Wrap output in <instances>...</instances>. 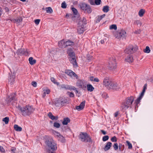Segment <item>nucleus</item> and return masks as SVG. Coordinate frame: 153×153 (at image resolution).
Listing matches in <instances>:
<instances>
[{
	"label": "nucleus",
	"mask_w": 153,
	"mask_h": 153,
	"mask_svg": "<svg viewBox=\"0 0 153 153\" xmlns=\"http://www.w3.org/2000/svg\"><path fill=\"white\" fill-rule=\"evenodd\" d=\"M54 104L56 106H59L60 105H62L60 98L56 100Z\"/></svg>",
	"instance_id": "21"
},
{
	"label": "nucleus",
	"mask_w": 153,
	"mask_h": 153,
	"mask_svg": "<svg viewBox=\"0 0 153 153\" xmlns=\"http://www.w3.org/2000/svg\"><path fill=\"white\" fill-rule=\"evenodd\" d=\"M67 94L69 95V97H74V94L72 92H68Z\"/></svg>",
	"instance_id": "51"
},
{
	"label": "nucleus",
	"mask_w": 153,
	"mask_h": 153,
	"mask_svg": "<svg viewBox=\"0 0 153 153\" xmlns=\"http://www.w3.org/2000/svg\"><path fill=\"white\" fill-rule=\"evenodd\" d=\"M71 10L75 15L74 17H78L79 15L77 10L74 7H72Z\"/></svg>",
	"instance_id": "27"
},
{
	"label": "nucleus",
	"mask_w": 153,
	"mask_h": 153,
	"mask_svg": "<svg viewBox=\"0 0 153 153\" xmlns=\"http://www.w3.org/2000/svg\"><path fill=\"white\" fill-rule=\"evenodd\" d=\"M22 17H20L19 18H17L16 19L14 20V22L15 23H19L20 22H21L22 21Z\"/></svg>",
	"instance_id": "33"
},
{
	"label": "nucleus",
	"mask_w": 153,
	"mask_h": 153,
	"mask_svg": "<svg viewBox=\"0 0 153 153\" xmlns=\"http://www.w3.org/2000/svg\"><path fill=\"white\" fill-rule=\"evenodd\" d=\"M85 11L89 13H90L91 12V9L89 6L88 7H87V8L86 9Z\"/></svg>",
	"instance_id": "52"
},
{
	"label": "nucleus",
	"mask_w": 153,
	"mask_h": 153,
	"mask_svg": "<svg viewBox=\"0 0 153 153\" xmlns=\"http://www.w3.org/2000/svg\"><path fill=\"white\" fill-rule=\"evenodd\" d=\"M15 93L12 94L11 97H9L8 98H7V100L9 102H11L12 100H16L15 97Z\"/></svg>",
	"instance_id": "19"
},
{
	"label": "nucleus",
	"mask_w": 153,
	"mask_h": 153,
	"mask_svg": "<svg viewBox=\"0 0 153 153\" xmlns=\"http://www.w3.org/2000/svg\"><path fill=\"white\" fill-rule=\"evenodd\" d=\"M85 30V26H78L77 31L79 34L82 33Z\"/></svg>",
	"instance_id": "16"
},
{
	"label": "nucleus",
	"mask_w": 153,
	"mask_h": 153,
	"mask_svg": "<svg viewBox=\"0 0 153 153\" xmlns=\"http://www.w3.org/2000/svg\"><path fill=\"white\" fill-rule=\"evenodd\" d=\"M117 28V27L116 25H112L109 27V29L110 30L114 29V30H116Z\"/></svg>",
	"instance_id": "39"
},
{
	"label": "nucleus",
	"mask_w": 153,
	"mask_h": 153,
	"mask_svg": "<svg viewBox=\"0 0 153 153\" xmlns=\"http://www.w3.org/2000/svg\"><path fill=\"white\" fill-rule=\"evenodd\" d=\"M17 53L18 54H24L27 55L28 52L24 49H19L17 51Z\"/></svg>",
	"instance_id": "17"
},
{
	"label": "nucleus",
	"mask_w": 153,
	"mask_h": 153,
	"mask_svg": "<svg viewBox=\"0 0 153 153\" xmlns=\"http://www.w3.org/2000/svg\"><path fill=\"white\" fill-rule=\"evenodd\" d=\"M120 31L117 32L114 35L115 37L118 39H119L122 37V36L120 35Z\"/></svg>",
	"instance_id": "37"
},
{
	"label": "nucleus",
	"mask_w": 153,
	"mask_h": 153,
	"mask_svg": "<svg viewBox=\"0 0 153 153\" xmlns=\"http://www.w3.org/2000/svg\"><path fill=\"white\" fill-rule=\"evenodd\" d=\"M109 68L110 69L113 70L116 68V65L115 61V59L112 58L109 63Z\"/></svg>",
	"instance_id": "8"
},
{
	"label": "nucleus",
	"mask_w": 153,
	"mask_h": 153,
	"mask_svg": "<svg viewBox=\"0 0 153 153\" xmlns=\"http://www.w3.org/2000/svg\"><path fill=\"white\" fill-rule=\"evenodd\" d=\"M15 76L13 75H10L8 78V83L10 85H12L14 82Z\"/></svg>",
	"instance_id": "13"
},
{
	"label": "nucleus",
	"mask_w": 153,
	"mask_h": 153,
	"mask_svg": "<svg viewBox=\"0 0 153 153\" xmlns=\"http://www.w3.org/2000/svg\"><path fill=\"white\" fill-rule=\"evenodd\" d=\"M65 43L66 47L68 46H72L74 44L73 42L69 40L66 41Z\"/></svg>",
	"instance_id": "32"
},
{
	"label": "nucleus",
	"mask_w": 153,
	"mask_h": 153,
	"mask_svg": "<svg viewBox=\"0 0 153 153\" xmlns=\"http://www.w3.org/2000/svg\"><path fill=\"white\" fill-rule=\"evenodd\" d=\"M126 143H127L128 145V148L130 149H131L132 148V144L130 143L128 141H126Z\"/></svg>",
	"instance_id": "48"
},
{
	"label": "nucleus",
	"mask_w": 153,
	"mask_h": 153,
	"mask_svg": "<svg viewBox=\"0 0 153 153\" xmlns=\"http://www.w3.org/2000/svg\"><path fill=\"white\" fill-rule=\"evenodd\" d=\"M124 148V146L120 144L119 146V149L121 151L123 150Z\"/></svg>",
	"instance_id": "45"
},
{
	"label": "nucleus",
	"mask_w": 153,
	"mask_h": 153,
	"mask_svg": "<svg viewBox=\"0 0 153 153\" xmlns=\"http://www.w3.org/2000/svg\"><path fill=\"white\" fill-rule=\"evenodd\" d=\"M79 138L82 142H90L91 141L90 137L85 133H81L79 135Z\"/></svg>",
	"instance_id": "4"
},
{
	"label": "nucleus",
	"mask_w": 153,
	"mask_h": 153,
	"mask_svg": "<svg viewBox=\"0 0 153 153\" xmlns=\"http://www.w3.org/2000/svg\"><path fill=\"white\" fill-rule=\"evenodd\" d=\"M0 151L1 152H4V149L3 147L0 146Z\"/></svg>",
	"instance_id": "64"
},
{
	"label": "nucleus",
	"mask_w": 153,
	"mask_h": 153,
	"mask_svg": "<svg viewBox=\"0 0 153 153\" xmlns=\"http://www.w3.org/2000/svg\"><path fill=\"white\" fill-rule=\"evenodd\" d=\"M120 32L121 33L120 35L122 36V37H123L125 36L126 34V32L124 30H122L120 31Z\"/></svg>",
	"instance_id": "40"
},
{
	"label": "nucleus",
	"mask_w": 153,
	"mask_h": 153,
	"mask_svg": "<svg viewBox=\"0 0 153 153\" xmlns=\"http://www.w3.org/2000/svg\"><path fill=\"white\" fill-rule=\"evenodd\" d=\"M87 5L85 3H82L81 4H80V6L81 7V9L82 10H84L85 7H86V6H87Z\"/></svg>",
	"instance_id": "42"
},
{
	"label": "nucleus",
	"mask_w": 153,
	"mask_h": 153,
	"mask_svg": "<svg viewBox=\"0 0 153 153\" xmlns=\"http://www.w3.org/2000/svg\"><path fill=\"white\" fill-rule=\"evenodd\" d=\"M40 20L39 19H36L35 20L34 22L36 24L38 25L40 22Z\"/></svg>",
	"instance_id": "60"
},
{
	"label": "nucleus",
	"mask_w": 153,
	"mask_h": 153,
	"mask_svg": "<svg viewBox=\"0 0 153 153\" xmlns=\"http://www.w3.org/2000/svg\"><path fill=\"white\" fill-rule=\"evenodd\" d=\"M111 140L113 142H116L117 141L116 137L115 136H114L111 138Z\"/></svg>",
	"instance_id": "56"
},
{
	"label": "nucleus",
	"mask_w": 153,
	"mask_h": 153,
	"mask_svg": "<svg viewBox=\"0 0 153 153\" xmlns=\"http://www.w3.org/2000/svg\"><path fill=\"white\" fill-rule=\"evenodd\" d=\"M145 13V10L143 9H141L140 10L138 13V15L140 17L143 16Z\"/></svg>",
	"instance_id": "34"
},
{
	"label": "nucleus",
	"mask_w": 153,
	"mask_h": 153,
	"mask_svg": "<svg viewBox=\"0 0 153 153\" xmlns=\"http://www.w3.org/2000/svg\"><path fill=\"white\" fill-rule=\"evenodd\" d=\"M111 81L109 78L108 77L105 78L104 79L103 82V85L106 87L107 88H108L110 84L111 83Z\"/></svg>",
	"instance_id": "10"
},
{
	"label": "nucleus",
	"mask_w": 153,
	"mask_h": 153,
	"mask_svg": "<svg viewBox=\"0 0 153 153\" xmlns=\"http://www.w3.org/2000/svg\"><path fill=\"white\" fill-rule=\"evenodd\" d=\"M43 93L42 95V97L44 98L45 97L46 94H49L50 92L49 89L48 88H45L43 90Z\"/></svg>",
	"instance_id": "24"
},
{
	"label": "nucleus",
	"mask_w": 153,
	"mask_h": 153,
	"mask_svg": "<svg viewBox=\"0 0 153 153\" xmlns=\"http://www.w3.org/2000/svg\"><path fill=\"white\" fill-rule=\"evenodd\" d=\"M144 93L142 92L140 94V97L136 100L135 102L137 104H138L140 102V100L143 97Z\"/></svg>",
	"instance_id": "23"
},
{
	"label": "nucleus",
	"mask_w": 153,
	"mask_h": 153,
	"mask_svg": "<svg viewBox=\"0 0 153 153\" xmlns=\"http://www.w3.org/2000/svg\"><path fill=\"white\" fill-rule=\"evenodd\" d=\"M109 7L108 6H105L103 7L102 9L103 11L105 13L107 12L109 10Z\"/></svg>",
	"instance_id": "36"
},
{
	"label": "nucleus",
	"mask_w": 153,
	"mask_h": 153,
	"mask_svg": "<svg viewBox=\"0 0 153 153\" xmlns=\"http://www.w3.org/2000/svg\"><path fill=\"white\" fill-rule=\"evenodd\" d=\"M88 90L90 92L92 91L94 89V88L91 84L87 85Z\"/></svg>",
	"instance_id": "30"
},
{
	"label": "nucleus",
	"mask_w": 153,
	"mask_h": 153,
	"mask_svg": "<svg viewBox=\"0 0 153 153\" xmlns=\"http://www.w3.org/2000/svg\"><path fill=\"white\" fill-rule=\"evenodd\" d=\"M28 60L30 64L31 65H33L36 62V60L33 59V58L32 57H30L29 58Z\"/></svg>",
	"instance_id": "26"
},
{
	"label": "nucleus",
	"mask_w": 153,
	"mask_h": 153,
	"mask_svg": "<svg viewBox=\"0 0 153 153\" xmlns=\"http://www.w3.org/2000/svg\"><path fill=\"white\" fill-rule=\"evenodd\" d=\"M32 85L34 87H36L37 86V83L36 82H32Z\"/></svg>",
	"instance_id": "63"
},
{
	"label": "nucleus",
	"mask_w": 153,
	"mask_h": 153,
	"mask_svg": "<svg viewBox=\"0 0 153 153\" xmlns=\"http://www.w3.org/2000/svg\"><path fill=\"white\" fill-rule=\"evenodd\" d=\"M67 52L69 55L70 56V60L71 62L75 66H77L76 60L75 58V56L74 53L72 49L70 48H68L67 51Z\"/></svg>",
	"instance_id": "3"
},
{
	"label": "nucleus",
	"mask_w": 153,
	"mask_h": 153,
	"mask_svg": "<svg viewBox=\"0 0 153 153\" xmlns=\"http://www.w3.org/2000/svg\"><path fill=\"white\" fill-rule=\"evenodd\" d=\"M115 150H117L118 149V145L117 143H115L113 146Z\"/></svg>",
	"instance_id": "54"
},
{
	"label": "nucleus",
	"mask_w": 153,
	"mask_h": 153,
	"mask_svg": "<svg viewBox=\"0 0 153 153\" xmlns=\"http://www.w3.org/2000/svg\"><path fill=\"white\" fill-rule=\"evenodd\" d=\"M2 121L4 122L5 124H7L9 121V118L8 117H6L3 119Z\"/></svg>",
	"instance_id": "38"
},
{
	"label": "nucleus",
	"mask_w": 153,
	"mask_h": 153,
	"mask_svg": "<svg viewBox=\"0 0 153 153\" xmlns=\"http://www.w3.org/2000/svg\"><path fill=\"white\" fill-rule=\"evenodd\" d=\"M130 107L125 102L122 104L121 106V109L123 111H125L126 110Z\"/></svg>",
	"instance_id": "15"
},
{
	"label": "nucleus",
	"mask_w": 153,
	"mask_h": 153,
	"mask_svg": "<svg viewBox=\"0 0 153 153\" xmlns=\"http://www.w3.org/2000/svg\"><path fill=\"white\" fill-rule=\"evenodd\" d=\"M150 51V49L149 47L146 46L145 49L144 50V52L146 53H149Z\"/></svg>",
	"instance_id": "43"
},
{
	"label": "nucleus",
	"mask_w": 153,
	"mask_h": 153,
	"mask_svg": "<svg viewBox=\"0 0 153 153\" xmlns=\"http://www.w3.org/2000/svg\"><path fill=\"white\" fill-rule=\"evenodd\" d=\"M89 2L92 5H94V2L95 0H88Z\"/></svg>",
	"instance_id": "61"
},
{
	"label": "nucleus",
	"mask_w": 153,
	"mask_h": 153,
	"mask_svg": "<svg viewBox=\"0 0 153 153\" xmlns=\"http://www.w3.org/2000/svg\"><path fill=\"white\" fill-rule=\"evenodd\" d=\"M85 101H83L79 105L82 108H83V109L84 108L85 106Z\"/></svg>",
	"instance_id": "50"
},
{
	"label": "nucleus",
	"mask_w": 153,
	"mask_h": 153,
	"mask_svg": "<svg viewBox=\"0 0 153 153\" xmlns=\"http://www.w3.org/2000/svg\"><path fill=\"white\" fill-rule=\"evenodd\" d=\"M15 130L17 131H21L22 130V128L21 127L19 126L18 125L15 124L14 126Z\"/></svg>",
	"instance_id": "31"
},
{
	"label": "nucleus",
	"mask_w": 153,
	"mask_h": 153,
	"mask_svg": "<svg viewBox=\"0 0 153 153\" xmlns=\"http://www.w3.org/2000/svg\"><path fill=\"white\" fill-rule=\"evenodd\" d=\"M61 7L62 8H65L66 7V5L65 1H64L61 4Z\"/></svg>",
	"instance_id": "55"
},
{
	"label": "nucleus",
	"mask_w": 153,
	"mask_h": 153,
	"mask_svg": "<svg viewBox=\"0 0 153 153\" xmlns=\"http://www.w3.org/2000/svg\"><path fill=\"white\" fill-rule=\"evenodd\" d=\"M134 100V97L132 96L128 97L126 99L125 102L128 106L131 107V104Z\"/></svg>",
	"instance_id": "9"
},
{
	"label": "nucleus",
	"mask_w": 153,
	"mask_h": 153,
	"mask_svg": "<svg viewBox=\"0 0 153 153\" xmlns=\"http://www.w3.org/2000/svg\"><path fill=\"white\" fill-rule=\"evenodd\" d=\"M137 50V46L130 45L126 48L124 51V52L126 53L130 54L136 51Z\"/></svg>",
	"instance_id": "5"
},
{
	"label": "nucleus",
	"mask_w": 153,
	"mask_h": 153,
	"mask_svg": "<svg viewBox=\"0 0 153 153\" xmlns=\"http://www.w3.org/2000/svg\"><path fill=\"white\" fill-rule=\"evenodd\" d=\"M65 42L64 40H62L58 42V46L61 48H65L66 47Z\"/></svg>",
	"instance_id": "14"
},
{
	"label": "nucleus",
	"mask_w": 153,
	"mask_h": 153,
	"mask_svg": "<svg viewBox=\"0 0 153 153\" xmlns=\"http://www.w3.org/2000/svg\"><path fill=\"white\" fill-rule=\"evenodd\" d=\"M101 2V0H95L94 3L96 5H99L100 4Z\"/></svg>",
	"instance_id": "57"
},
{
	"label": "nucleus",
	"mask_w": 153,
	"mask_h": 153,
	"mask_svg": "<svg viewBox=\"0 0 153 153\" xmlns=\"http://www.w3.org/2000/svg\"><path fill=\"white\" fill-rule=\"evenodd\" d=\"M53 134L56 137L58 138V140L62 143H64L65 142V139L63 135L61 134L59 132L54 131H53Z\"/></svg>",
	"instance_id": "6"
},
{
	"label": "nucleus",
	"mask_w": 153,
	"mask_h": 153,
	"mask_svg": "<svg viewBox=\"0 0 153 153\" xmlns=\"http://www.w3.org/2000/svg\"><path fill=\"white\" fill-rule=\"evenodd\" d=\"M135 23L139 26H141L142 25L141 22L140 20H137L136 21Z\"/></svg>",
	"instance_id": "46"
},
{
	"label": "nucleus",
	"mask_w": 153,
	"mask_h": 153,
	"mask_svg": "<svg viewBox=\"0 0 153 153\" xmlns=\"http://www.w3.org/2000/svg\"><path fill=\"white\" fill-rule=\"evenodd\" d=\"M76 85L80 88H85L86 86V82L83 80H78L76 82Z\"/></svg>",
	"instance_id": "7"
},
{
	"label": "nucleus",
	"mask_w": 153,
	"mask_h": 153,
	"mask_svg": "<svg viewBox=\"0 0 153 153\" xmlns=\"http://www.w3.org/2000/svg\"><path fill=\"white\" fill-rule=\"evenodd\" d=\"M107 39L106 38L104 39H102L100 41V42L101 44H103L106 41Z\"/></svg>",
	"instance_id": "62"
},
{
	"label": "nucleus",
	"mask_w": 153,
	"mask_h": 153,
	"mask_svg": "<svg viewBox=\"0 0 153 153\" xmlns=\"http://www.w3.org/2000/svg\"><path fill=\"white\" fill-rule=\"evenodd\" d=\"M69 85H62L61 87L62 88H65L66 89H68Z\"/></svg>",
	"instance_id": "47"
},
{
	"label": "nucleus",
	"mask_w": 153,
	"mask_h": 153,
	"mask_svg": "<svg viewBox=\"0 0 153 153\" xmlns=\"http://www.w3.org/2000/svg\"><path fill=\"white\" fill-rule=\"evenodd\" d=\"M70 122V119L68 118H65L63 119L62 123L63 125H67Z\"/></svg>",
	"instance_id": "29"
},
{
	"label": "nucleus",
	"mask_w": 153,
	"mask_h": 153,
	"mask_svg": "<svg viewBox=\"0 0 153 153\" xmlns=\"http://www.w3.org/2000/svg\"><path fill=\"white\" fill-rule=\"evenodd\" d=\"M60 98L62 105L68 102L67 97H60Z\"/></svg>",
	"instance_id": "28"
},
{
	"label": "nucleus",
	"mask_w": 153,
	"mask_h": 153,
	"mask_svg": "<svg viewBox=\"0 0 153 153\" xmlns=\"http://www.w3.org/2000/svg\"><path fill=\"white\" fill-rule=\"evenodd\" d=\"M53 126L57 128H59L60 126V124L56 122L53 124Z\"/></svg>",
	"instance_id": "41"
},
{
	"label": "nucleus",
	"mask_w": 153,
	"mask_h": 153,
	"mask_svg": "<svg viewBox=\"0 0 153 153\" xmlns=\"http://www.w3.org/2000/svg\"><path fill=\"white\" fill-rule=\"evenodd\" d=\"M125 60L126 62L130 63L133 62V58L131 56L129 55L125 59Z\"/></svg>",
	"instance_id": "25"
},
{
	"label": "nucleus",
	"mask_w": 153,
	"mask_h": 153,
	"mask_svg": "<svg viewBox=\"0 0 153 153\" xmlns=\"http://www.w3.org/2000/svg\"><path fill=\"white\" fill-rule=\"evenodd\" d=\"M111 145L112 143L111 142H108L105 145V147L104 148V150L105 151H106L108 150L111 147Z\"/></svg>",
	"instance_id": "20"
},
{
	"label": "nucleus",
	"mask_w": 153,
	"mask_h": 153,
	"mask_svg": "<svg viewBox=\"0 0 153 153\" xmlns=\"http://www.w3.org/2000/svg\"><path fill=\"white\" fill-rule=\"evenodd\" d=\"M117 87V84L113 82H111V83L110 84L108 88H111L112 89H116Z\"/></svg>",
	"instance_id": "22"
},
{
	"label": "nucleus",
	"mask_w": 153,
	"mask_h": 153,
	"mask_svg": "<svg viewBox=\"0 0 153 153\" xmlns=\"http://www.w3.org/2000/svg\"><path fill=\"white\" fill-rule=\"evenodd\" d=\"M109 139V137L108 136L106 135L104 136L102 138V140L103 141H105L108 140Z\"/></svg>",
	"instance_id": "49"
},
{
	"label": "nucleus",
	"mask_w": 153,
	"mask_h": 153,
	"mask_svg": "<svg viewBox=\"0 0 153 153\" xmlns=\"http://www.w3.org/2000/svg\"><path fill=\"white\" fill-rule=\"evenodd\" d=\"M45 143L47 145L46 153H55L54 151L57 149L56 144L51 137L46 136L45 137Z\"/></svg>",
	"instance_id": "1"
},
{
	"label": "nucleus",
	"mask_w": 153,
	"mask_h": 153,
	"mask_svg": "<svg viewBox=\"0 0 153 153\" xmlns=\"http://www.w3.org/2000/svg\"><path fill=\"white\" fill-rule=\"evenodd\" d=\"M86 24V19L83 18V19H81L78 22V26H85Z\"/></svg>",
	"instance_id": "12"
},
{
	"label": "nucleus",
	"mask_w": 153,
	"mask_h": 153,
	"mask_svg": "<svg viewBox=\"0 0 153 153\" xmlns=\"http://www.w3.org/2000/svg\"><path fill=\"white\" fill-rule=\"evenodd\" d=\"M17 108L19 113L25 117L30 116L34 111V109L33 107L29 105L22 107L19 105L17 107Z\"/></svg>",
	"instance_id": "2"
},
{
	"label": "nucleus",
	"mask_w": 153,
	"mask_h": 153,
	"mask_svg": "<svg viewBox=\"0 0 153 153\" xmlns=\"http://www.w3.org/2000/svg\"><path fill=\"white\" fill-rule=\"evenodd\" d=\"M65 73L71 77H77V76L75 73L70 70H66Z\"/></svg>",
	"instance_id": "11"
},
{
	"label": "nucleus",
	"mask_w": 153,
	"mask_h": 153,
	"mask_svg": "<svg viewBox=\"0 0 153 153\" xmlns=\"http://www.w3.org/2000/svg\"><path fill=\"white\" fill-rule=\"evenodd\" d=\"M46 10L47 13H51L53 12V10L50 7H46Z\"/></svg>",
	"instance_id": "35"
},
{
	"label": "nucleus",
	"mask_w": 153,
	"mask_h": 153,
	"mask_svg": "<svg viewBox=\"0 0 153 153\" xmlns=\"http://www.w3.org/2000/svg\"><path fill=\"white\" fill-rule=\"evenodd\" d=\"M76 88L75 87L72 86L70 85H69L68 90H76Z\"/></svg>",
	"instance_id": "53"
},
{
	"label": "nucleus",
	"mask_w": 153,
	"mask_h": 153,
	"mask_svg": "<svg viewBox=\"0 0 153 153\" xmlns=\"http://www.w3.org/2000/svg\"><path fill=\"white\" fill-rule=\"evenodd\" d=\"M48 116L50 118H51V120H57L58 117L57 116H54L51 113V112H49L48 114Z\"/></svg>",
	"instance_id": "18"
},
{
	"label": "nucleus",
	"mask_w": 153,
	"mask_h": 153,
	"mask_svg": "<svg viewBox=\"0 0 153 153\" xmlns=\"http://www.w3.org/2000/svg\"><path fill=\"white\" fill-rule=\"evenodd\" d=\"M51 81L53 82L54 84L58 85H59V83L57 82L56 81L55 79L53 77H51Z\"/></svg>",
	"instance_id": "44"
},
{
	"label": "nucleus",
	"mask_w": 153,
	"mask_h": 153,
	"mask_svg": "<svg viewBox=\"0 0 153 153\" xmlns=\"http://www.w3.org/2000/svg\"><path fill=\"white\" fill-rule=\"evenodd\" d=\"M147 89V85L146 84L144 85L143 88L142 92L145 93V91Z\"/></svg>",
	"instance_id": "59"
},
{
	"label": "nucleus",
	"mask_w": 153,
	"mask_h": 153,
	"mask_svg": "<svg viewBox=\"0 0 153 153\" xmlns=\"http://www.w3.org/2000/svg\"><path fill=\"white\" fill-rule=\"evenodd\" d=\"M76 108L78 111H80L81 110L83 109V108H82L80 106V105L76 106Z\"/></svg>",
	"instance_id": "58"
}]
</instances>
